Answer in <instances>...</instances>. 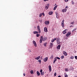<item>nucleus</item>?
Listing matches in <instances>:
<instances>
[{"label":"nucleus","mask_w":77,"mask_h":77,"mask_svg":"<svg viewBox=\"0 0 77 77\" xmlns=\"http://www.w3.org/2000/svg\"><path fill=\"white\" fill-rule=\"evenodd\" d=\"M60 39H59V38H57L56 40L57 43V44H60Z\"/></svg>","instance_id":"1"},{"label":"nucleus","mask_w":77,"mask_h":77,"mask_svg":"<svg viewBox=\"0 0 77 77\" xmlns=\"http://www.w3.org/2000/svg\"><path fill=\"white\" fill-rule=\"evenodd\" d=\"M37 30L38 32L39 33H41V29H40V26H37Z\"/></svg>","instance_id":"2"},{"label":"nucleus","mask_w":77,"mask_h":77,"mask_svg":"<svg viewBox=\"0 0 77 77\" xmlns=\"http://www.w3.org/2000/svg\"><path fill=\"white\" fill-rule=\"evenodd\" d=\"M61 26L62 27H63L65 26V25H64V20H63L62 22Z\"/></svg>","instance_id":"3"},{"label":"nucleus","mask_w":77,"mask_h":77,"mask_svg":"<svg viewBox=\"0 0 77 77\" xmlns=\"http://www.w3.org/2000/svg\"><path fill=\"white\" fill-rule=\"evenodd\" d=\"M32 43L34 44L35 47H37V45L36 44V42L35 41H32Z\"/></svg>","instance_id":"4"},{"label":"nucleus","mask_w":77,"mask_h":77,"mask_svg":"<svg viewBox=\"0 0 77 77\" xmlns=\"http://www.w3.org/2000/svg\"><path fill=\"white\" fill-rule=\"evenodd\" d=\"M44 62H47L48 60V57H45L43 60Z\"/></svg>","instance_id":"5"},{"label":"nucleus","mask_w":77,"mask_h":77,"mask_svg":"<svg viewBox=\"0 0 77 77\" xmlns=\"http://www.w3.org/2000/svg\"><path fill=\"white\" fill-rule=\"evenodd\" d=\"M44 31H45V32H48V30H47V27L44 28Z\"/></svg>","instance_id":"6"},{"label":"nucleus","mask_w":77,"mask_h":77,"mask_svg":"<svg viewBox=\"0 0 77 77\" xmlns=\"http://www.w3.org/2000/svg\"><path fill=\"white\" fill-rule=\"evenodd\" d=\"M45 24H49V23H50V21H46L45 22Z\"/></svg>","instance_id":"7"},{"label":"nucleus","mask_w":77,"mask_h":77,"mask_svg":"<svg viewBox=\"0 0 77 77\" xmlns=\"http://www.w3.org/2000/svg\"><path fill=\"white\" fill-rule=\"evenodd\" d=\"M67 10V9L66 8L65 9L62 10V12H66Z\"/></svg>","instance_id":"8"},{"label":"nucleus","mask_w":77,"mask_h":77,"mask_svg":"<svg viewBox=\"0 0 77 77\" xmlns=\"http://www.w3.org/2000/svg\"><path fill=\"white\" fill-rule=\"evenodd\" d=\"M48 68L49 71H51V66H49Z\"/></svg>","instance_id":"9"},{"label":"nucleus","mask_w":77,"mask_h":77,"mask_svg":"<svg viewBox=\"0 0 77 77\" xmlns=\"http://www.w3.org/2000/svg\"><path fill=\"white\" fill-rule=\"evenodd\" d=\"M70 35H71V33L70 32H68L67 34H66V36L67 37H68Z\"/></svg>","instance_id":"10"},{"label":"nucleus","mask_w":77,"mask_h":77,"mask_svg":"<svg viewBox=\"0 0 77 77\" xmlns=\"http://www.w3.org/2000/svg\"><path fill=\"white\" fill-rule=\"evenodd\" d=\"M56 39H57V38H54V39H52L51 40V42H54V41H56Z\"/></svg>","instance_id":"11"},{"label":"nucleus","mask_w":77,"mask_h":77,"mask_svg":"<svg viewBox=\"0 0 77 77\" xmlns=\"http://www.w3.org/2000/svg\"><path fill=\"white\" fill-rule=\"evenodd\" d=\"M66 30H67V29H66L63 31V34H65V33H66Z\"/></svg>","instance_id":"12"},{"label":"nucleus","mask_w":77,"mask_h":77,"mask_svg":"<svg viewBox=\"0 0 77 77\" xmlns=\"http://www.w3.org/2000/svg\"><path fill=\"white\" fill-rule=\"evenodd\" d=\"M63 54L64 55V56H67V54L66 52L65 51H64L63 52Z\"/></svg>","instance_id":"13"},{"label":"nucleus","mask_w":77,"mask_h":77,"mask_svg":"<svg viewBox=\"0 0 77 77\" xmlns=\"http://www.w3.org/2000/svg\"><path fill=\"white\" fill-rule=\"evenodd\" d=\"M40 59V56H39L38 57H37L36 58H35V60H39V59Z\"/></svg>","instance_id":"14"},{"label":"nucleus","mask_w":77,"mask_h":77,"mask_svg":"<svg viewBox=\"0 0 77 77\" xmlns=\"http://www.w3.org/2000/svg\"><path fill=\"white\" fill-rule=\"evenodd\" d=\"M56 60H57V58L56 57H55L54 60V63H55V62H56Z\"/></svg>","instance_id":"15"},{"label":"nucleus","mask_w":77,"mask_h":77,"mask_svg":"<svg viewBox=\"0 0 77 77\" xmlns=\"http://www.w3.org/2000/svg\"><path fill=\"white\" fill-rule=\"evenodd\" d=\"M37 76H39L40 75V73L38 71H37Z\"/></svg>","instance_id":"16"},{"label":"nucleus","mask_w":77,"mask_h":77,"mask_svg":"<svg viewBox=\"0 0 77 77\" xmlns=\"http://www.w3.org/2000/svg\"><path fill=\"white\" fill-rule=\"evenodd\" d=\"M57 49H59V50H60V45H58L57 47Z\"/></svg>","instance_id":"17"},{"label":"nucleus","mask_w":77,"mask_h":77,"mask_svg":"<svg viewBox=\"0 0 77 77\" xmlns=\"http://www.w3.org/2000/svg\"><path fill=\"white\" fill-rule=\"evenodd\" d=\"M57 8V5L56 6H55L54 8V11H55V10H56V8Z\"/></svg>","instance_id":"18"},{"label":"nucleus","mask_w":77,"mask_h":77,"mask_svg":"<svg viewBox=\"0 0 77 77\" xmlns=\"http://www.w3.org/2000/svg\"><path fill=\"white\" fill-rule=\"evenodd\" d=\"M39 33V32H38V31H34L33 32V33L34 34H36V33Z\"/></svg>","instance_id":"19"},{"label":"nucleus","mask_w":77,"mask_h":77,"mask_svg":"<svg viewBox=\"0 0 77 77\" xmlns=\"http://www.w3.org/2000/svg\"><path fill=\"white\" fill-rule=\"evenodd\" d=\"M53 12L52 11H51L49 13V15H52V14H53Z\"/></svg>","instance_id":"20"},{"label":"nucleus","mask_w":77,"mask_h":77,"mask_svg":"<svg viewBox=\"0 0 77 77\" xmlns=\"http://www.w3.org/2000/svg\"><path fill=\"white\" fill-rule=\"evenodd\" d=\"M30 73H31V74H33V70H31L30 71Z\"/></svg>","instance_id":"21"},{"label":"nucleus","mask_w":77,"mask_h":77,"mask_svg":"<svg viewBox=\"0 0 77 77\" xmlns=\"http://www.w3.org/2000/svg\"><path fill=\"white\" fill-rule=\"evenodd\" d=\"M53 43H51L50 44V46L51 48L53 47Z\"/></svg>","instance_id":"22"},{"label":"nucleus","mask_w":77,"mask_h":77,"mask_svg":"<svg viewBox=\"0 0 77 77\" xmlns=\"http://www.w3.org/2000/svg\"><path fill=\"white\" fill-rule=\"evenodd\" d=\"M74 58V56H72L70 57V58L71 59H73Z\"/></svg>","instance_id":"23"},{"label":"nucleus","mask_w":77,"mask_h":77,"mask_svg":"<svg viewBox=\"0 0 77 77\" xmlns=\"http://www.w3.org/2000/svg\"><path fill=\"white\" fill-rule=\"evenodd\" d=\"M43 41H46L47 39V38L46 37L43 38Z\"/></svg>","instance_id":"24"},{"label":"nucleus","mask_w":77,"mask_h":77,"mask_svg":"<svg viewBox=\"0 0 77 77\" xmlns=\"http://www.w3.org/2000/svg\"><path fill=\"white\" fill-rule=\"evenodd\" d=\"M39 36H40V34H36V36H37V37H39Z\"/></svg>","instance_id":"25"},{"label":"nucleus","mask_w":77,"mask_h":77,"mask_svg":"<svg viewBox=\"0 0 77 77\" xmlns=\"http://www.w3.org/2000/svg\"><path fill=\"white\" fill-rule=\"evenodd\" d=\"M75 30H76V28H75L74 29H73L72 31V32H75Z\"/></svg>","instance_id":"26"},{"label":"nucleus","mask_w":77,"mask_h":77,"mask_svg":"<svg viewBox=\"0 0 77 77\" xmlns=\"http://www.w3.org/2000/svg\"><path fill=\"white\" fill-rule=\"evenodd\" d=\"M42 13H41L39 15V17H42Z\"/></svg>","instance_id":"27"},{"label":"nucleus","mask_w":77,"mask_h":77,"mask_svg":"<svg viewBox=\"0 0 77 77\" xmlns=\"http://www.w3.org/2000/svg\"><path fill=\"white\" fill-rule=\"evenodd\" d=\"M42 39H41V38H40V43H42Z\"/></svg>","instance_id":"28"},{"label":"nucleus","mask_w":77,"mask_h":77,"mask_svg":"<svg viewBox=\"0 0 77 77\" xmlns=\"http://www.w3.org/2000/svg\"><path fill=\"white\" fill-rule=\"evenodd\" d=\"M53 55H52L50 57V59H53Z\"/></svg>","instance_id":"29"},{"label":"nucleus","mask_w":77,"mask_h":77,"mask_svg":"<svg viewBox=\"0 0 77 77\" xmlns=\"http://www.w3.org/2000/svg\"><path fill=\"white\" fill-rule=\"evenodd\" d=\"M61 57L62 59H63L64 58V56H61Z\"/></svg>","instance_id":"30"},{"label":"nucleus","mask_w":77,"mask_h":77,"mask_svg":"<svg viewBox=\"0 0 77 77\" xmlns=\"http://www.w3.org/2000/svg\"><path fill=\"white\" fill-rule=\"evenodd\" d=\"M48 7H47V6H45V9H48Z\"/></svg>","instance_id":"31"},{"label":"nucleus","mask_w":77,"mask_h":77,"mask_svg":"<svg viewBox=\"0 0 77 77\" xmlns=\"http://www.w3.org/2000/svg\"><path fill=\"white\" fill-rule=\"evenodd\" d=\"M38 62H39L40 63H41V60H38Z\"/></svg>","instance_id":"32"},{"label":"nucleus","mask_w":77,"mask_h":77,"mask_svg":"<svg viewBox=\"0 0 77 77\" xmlns=\"http://www.w3.org/2000/svg\"><path fill=\"white\" fill-rule=\"evenodd\" d=\"M44 72H42L41 73V75H44Z\"/></svg>","instance_id":"33"},{"label":"nucleus","mask_w":77,"mask_h":77,"mask_svg":"<svg viewBox=\"0 0 77 77\" xmlns=\"http://www.w3.org/2000/svg\"><path fill=\"white\" fill-rule=\"evenodd\" d=\"M56 17L57 18H59V16H58L57 14H56Z\"/></svg>","instance_id":"34"},{"label":"nucleus","mask_w":77,"mask_h":77,"mask_svg":"<svg viewBox=\"0 0 77 77\" xmlns=\"http://www.w3.org/2000/svg\"><path fill=\"white\" fill-rule=\"evenodd\" d=\"M56 17L57 18H59V16H58L57 14H56Z\"/></svg>","instance_id":"35"},{"label":"nucleus","mask_w":77,"mask_h":77,"mask_svg":"<svg viewBox=\"0 0 77 77\" xmlns=\"http://www.w3.org/2000/svg\"><path fill=\"white\" fill-rule=\"evenodd\" d=\"M44 46H46V45H47V43H44Z\"/></svg>","instance_id":"36"},{"label":"nucleus","mask_w":77,"mask_h":77,"mask_svg":"<svg viewBox=\"0 0 77 77\" xmlns=\"http://www.w3.org/2000/svg\"><path fill=\"white\" fill-rule=\"evenodd\" d=\"M46 6L48 7V8L49 7V4H47L46 5Z\"/></svg>","instance_id":"37"},{"label":"nucleus","mask_w":77,"mask_h":77,"mask_svg":"<svg viewBox=\"0 0 77 77\" xmlns=\"http://www.w3.org/2000/svg\"><path fill=\"white\" fill-rule=\"evenodd\" d=\"M56 58L57 59H59V60H60V58H59L58 57H57Z\"/></svg>","instance_id":"38"},{"label":"nucleus","mask_w":77,"mask_h":77,"mask_svg":"<svg viewBox=\"0 0 77 77\" xmlns=\"http://www.w3.org/2000/svg\"><path fill=\"white\" fill-rule=\"evenodd\" d=\"M40 39H43V36H41L40 38Z\"/></svg>","instance_id":"39"},{"label":"nucleus","mask_w":77,"mask_h":77,"mask_svg":"<svg viewBox=\"0 0 77 77\" xmlns=\"http://www.w3.org/2000/svg\"><path fill=\"white\" fill-rule=\"evenodd\" d=\"M65 77H68V75L67 74H66L65 75Z\"/></svg>","instance_id":"40"},{"label":"nucleus","mask_w":77,"mask_h":77,"mask_svg":"<svg viewBox=\"0 0 77 77\" xmlns=\"http://www.w3.org/2000/svg\"><path fill=\"white\" fill-rule=\"evenodd\" d=\"M75 59L77 60V56H75Z\"/></svg>","instance_id":"41"},{"label":"nucleus","mask_w":77,"mask_h":77,"mask_svg":"<svg viewBox=\"0 0 77 77\" xmlns=\"http://www.w3.org/2000/svg\"><path fill=\"white\" fill-rule=\"evenodd\" d=\"M42 14V15H43V16H44H44H45V14H44V13H43Z\"/></svg>","instance_id":"42"},{"label":"nucleus","mask_w":77,"mask_h":77,"mask_svg":"<svg viewBox=\"0 0 77 77\" xmlns=\"http://www.w3.org/2000/svg\"><path fill=\"white\" fill-rule=\"evenodd\" d=\"M74 21L73 22H72L71 23V24H74Z\"/></svg>","instance_id":"43"},{"label":"nucleus","mask_w":77,"mask_h":77,"mask_svg":"<svg viewBox=\"0 0 77 77\" xmlns=\"http://www.w3.org/2000/svg\"><path fill=\"white\" fill-rule=\"evenodd\" d=\"M72 5H74V2L73 1H72Z\"/></svg>","instance_id":"44"},{"label":"nucleus","mask_w":77,"mask_h":77,"mask_svg":"<svg viewBox=\"0 0 77 77\" xmlns=\"http://www.w3.org/2000/svg\"><path fill=\"white\" fill-rule=\"evenodd\" d=\"M42 72V69H41L40 70V72Z\"/></svg>","instance_id":"45"},{"label":"nucleus","mask_w":77,"mask_h":77,"mask_svg":"<svg viewBox=\"0 0 77 77\" xmlns=\"http://www.w3.org/2000/svg\"><path fill=\"white\" fill-rule=\"evenodd\" d=\"M68 0H65V1L66 2H68Z\"/></svg>","instance_id":"46"},{"label":"nucleus","mask_w":77,"mask_h":77,"mask_svg":"<svg viewBox=\"0 0 77 77\" xmlns=\"http://www.w3.org/2000/svg\"><path fill=\"white\" fill-rule=\"evenodd\" d=\"M65 71H68V69H65Z\"/></svg>","instance_id":"47"},{"label":"nucleus","mask_w":77,"mask_h":77,"mask_svg":"<svg viewBox=\"0 0 77 77\" xmlns=\"http://www.w3.org/2000/svg\"><path fill=\"white\" fill-rule=\"evenodd\" d=\"M44 2H46V1H48L49 0H43Z\"/></svg>","instance_id":"48"},{"label":"nucleus","mask_w":77,"mask_h":77,"mask_svg":"<svg viewBox=\"0 0 77 77\" xmlns=\"http://www.w3.org/2000/svg\"><path fill=\"white\" fill-rule=\"evenodd\" d=\"M29 52H32V51H31V50H29Z\"/></svg>","instance_id":"49"},{"label":"nucleus","mask_w":77,"mask_h":77,"mask_svg":"<svg viewBox=\"0 0 77 77\" xmlns=\"http://www.w3.org/2000/svg\"><path fill=\"white\" fill-rule=\"evenodd\" d=\"M23 75H24V76H25V75H26V73H24L23 74Z\"/></svg>","instance_id":"50"},{"label":"nucleus","mask_w":77,"mask_h":77,"mask_svg":"<svg viewBox=\"0 0 77 77\" xmlns=\"http://www.w3.org/2000/svg\"><path fill=\"white\" fill-rule=\"evenodd\" d=\"M56 73H55L54 74V76H56Z\"/></svg>","instance_id":"51"},{"label":"nucleus","mask_w":77,"mask_h":77,"mask_svg":"<svg viewBox=\"0 0 77 77\" xmlns=\"http://www.w3.org/2000/svg\"><path fill=\"white\" fill-rule=\"evenodd\" d=\"M41 59H42V57H41L40 58Z\"/></svg>","instance_id":"52"},{"label":"nucleus","mask_w":77,"mask_h":77,"mask_svg":"<svg viewBox=\"0 0 77 77\" xmlns=\"http://www.w3.org/2000/svg\"><path fill=\"white\" fill-rule=\"evenodd\" d=\"M73 27V26H70V27Z\"/></svg>","instance_id":"53"},{"label":"nucleus","mask_w":77,"mask_h":77,"mask_svg":"<svg viewBox=\"0 0 77 77\" xmlns=\"http://www.w3.org/2000/svg\"><path fill=\"white\" fill-rule=\"evenodd\" d=\"M66 8H68V6H66Z\"/></svg>","instance_id":"54"},{"label":"nucleus","mask_w":77,"mask_h":77,"mask_svg":"<svg viewBox=\"0 0 77 77\" xmlns=\"http://www.w3.org/2000/svg\"><path fill=\"white\" fill-rule=\"evenodd\" d=\"M58 77H61V76H60V75H59Z\"/></svg>","instance_id":"55"},{"label":"nucleus","mask_w":77,"mask_h":77,"mask_svg":"<svg viewBox=\"0 0 77 77\" xmlns=\"http://www.w3.org/2000/svg\"><path fill=\"white\" fill-rule=\"evenodd\" d=\"M72 69H74V68H72Z\"/></svg>","instance_id":"56"},{"label":"nucleus","mask_w":77,"mask_h":77,"mask_svg":"<svg viewBox=\"0 0 77 77\" xmlns=\"http://www.w3.org/2000/svg\"><path fill=\"white\" fill-rule=\"evenodd\" d=\"M55 5H56V4H55Z\"/></svg>","instance_id":"57"},{"label":"nucleus","mask_w":77,"mask_h":77,"mask_svg":"<svg viewBox=\"0 0 77 77\" xmlns=\"http://www.w3.org/2000/svg\"><path fill=\"white\" fill-rule=\"evenodd\" d=\"M75 77H77V76H75Z\"/></svg>","instance_id":"58"}]
</instances>
